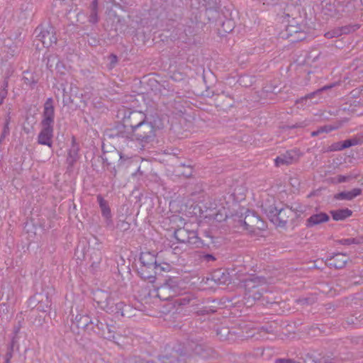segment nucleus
Instances as JSON below:
<instances>
[{
	"label": "nucleus",
	"mask_w": 363,
	"mask_h": 363,
	"mask_svg": "<svg viewBox=\"0 0 363 363\" xmlns=\"http://www.w3.org/2000/svg\"><path fill=\"white\" fill-rule=\"evenodd\" d=\"M55 106L53 99L48 98L43 105L40 130L38 133V143L52 147L54 135Z\"/></svg>",
	"instance_id": "f257e3e1"
},
{
	"label": "nucleus",
	"mask_w": 363,
	"mask_h": 363,
	"mask_svg": "<svg viewBox=\"0 0 363 363\" xmlns=\"http://www.w3.org/2000/svg\"><path fill=\"white\" fill-rule=\"evenodd\" d=\"M276 21L281 23V26L279 28L281 30L278 33L279 38L283 39L291 38V42L301 41L306 38V26L299 24L294 18L289 19L288 14L277 16Z\"/></svg>",
	"instance_id": "f03ea898"
},
{
	"label": "nucleus",
	"mask_w": 363,
	"mask_h": 363,
	"mask_svg": "<svg viewBox=\"0 0 363 363\" xmlns=\"http://www.w3.org/2000/svg\"><path fill=\"white\" fill-rule=\"evenodd\" d=\"M162 128L160 120L154 121H145L131 132V139L136 140L143 147L153 143L157 137V131Z\"/></svg>",
	"instance_id": "7ed1b4c3"
},
{
	"label": "nucleus",
	"mask_w": 363,
	"mask_h": 363,
	"mask_svg": "<svg viewBox=\"0 0 363 363\" xmlns=\"http://www.w3.org/2000/svg\"><path fill=\"white\" fill-rule=\"evenodd\" d=\"M173 223L177 224L174 230V238L179 242L188 244L192 247H199L202 244L201 240L199 238L197 232L191 230L189 225L185 223L184 219L179 216H174L172 218Z\"/></svg>",
	"instance_id": "20e7f679"
},
{
	"label": "nucleus",
	"mask_w": 363,
	"mask_h": 363,
	"mask_svg": "<svg viewBox=\"0 0 363 363\" xmlns=\"http://www.w3.org/2000/svg\"><path fill=\"white\" fill-rule=\"evenodd\" d=\"M264 281L257 277L250 276L242 281V286L245 290V298L247 299L258 300L262 294L258 288Z\"/></svg>",
	"instance_id": "39448f33"
},
{
	"label": "nucleus",
	"mask_w": 363,
	"mask_h": 363,
	"mask_svg": "<svg viewBox=\"0 0 363 363\" xmlns=\"http://www.w3.org/2000/svg\"><path fill=\"white\" fill-rule=\"evenodd\" d=\"M37 29L40 30L37 37L42 42L44 47L50 48L57 43V37L55 35V29L51 26H41Z\"/></svg>",
	"instance_id": "423d86ee"
},
{
	"label": "nucleus",
	"mask_w": 363,
	"mask_h": 363,
	"mask_svg": "<svg viewBox=\"0 0 363 363\" xmlns=\"http://www.w3.org/2000/svg\"><path fill=\"white\" fill-rule=\"evenodd\" d=\"M96 198L106 227L110 229H113L114 225L112 214L108 201L100 194H99Z\"/></svg>",
	"instance_id": "0eeeda50"
},
{
	"label": "nucleus",
	"mask_w": 363,
	"mask_h": 363,
	"mask_svg": "<svg viewBox=\"0 0 363 363\" xmlns=\"http://www.w3.org/2000/svg\"><path fill=\"white\" fill-rule=\"evenodd\" d=\"M94 301H96L100 308L107 312H113L112 299L110 294L104 291H97L94 294Z\"/></svg>",
	"instance_id": "6e6552de"
},
{
	"label": "nucleus",
	"mask_w": 363,
	"mask_h": 363,
	"mask_svg": "<svg viewBox=\"0 0 363 363\" xmlns=\"http://www.w3.org/2000/svg\"><path fill=\"white\" fill-rule=\"evenodd\" d=\"M140 265L160 267L161 270H166L169 267L168 264H165V267L157 264L155 255L150 252H143L140 254Z\"/></svg>",
	"instance_id": "1a4fd4ad"
},
{
	"label": "nucleus",
	"mask_w": 363,
	"mask_h": 363,
	"mask_svg": "<svg viewBox=\"0 0 363 363\" xmlns=\"http://www.w3.org/2000/svg\"><path fill=\"white\" fill-rule=\"evenodd\" d=\"M159 268L160 267L140 265L138 268V273L142 279L148 280L150 283H154L157 273L156 270Z\"/></svg>",
	"instance_id": "9d476101"
},
{
	"label": "nucleus",
	"mask_w": 363,
	"mask_h": 363,
	"mask_svg": "<svg viewBox=\"0 0 363 363\" xmlns=\"http://www.w3.org/2000/svg\"><path fill=\"white\" fill-rule=\"evenodd\" d=\"M296 160V154L294 151H286L284 154L277 157L274 160L275 165L277 167L288 166Z\"/></svg>",
	"instance_id": "9b49d317"
},
{
	"label": "nucleus",
	"mask_w": 363,
	"mask_h": 363,
	"mask_svg": "<svg viewBox=\"0 0 363 363\" xmlns=\"http://www.w3.org/2000/svg\"><path fill=\"white\" fill-rule=\"evenodd\" d=\"M329 216L325 213H318L311 216L306 221V225L308 228H312L315 225L326 223L329 220Z\"/></svg>",
	"instance_id": "f8f14e48"
},
{
	"label": "nucleus",
	"mask_w": 363,
	"mask_h": 363,
	"mask_svg": "<svg viewBox=\"0 0 363 363\" xmlns=\"http://www.w3.org/2000/svg\"><path fill=\"white\" fill-rule=\"evenodd\" d=\"M128 120L130 123V130L132 132L133 129H135L138 124L140 125V124L147 121V116L141 111H133L130 113Z\"/></svg>",
	"instance_id": "ddd939ff"
},
{
	"label": "nucleus",
	"mask_w": 363,
	"mask_h": 363,
	"mask_svg": "<svg viewBox=\"0 0 363 363\" xmlns=\"http://www.w3.org/2000/svg\"><path fill=\"white\" fill-rule=\"evenodd\" d=\"M347 259L348 257L345 254L337 253L329 259L328 265L335 269H341L345 266Z\"/></svg>",
	"instance_id": "4468645a"
},
{
	"label": "nucleus",
	"mask_w": 363,
	"mask_h": 363,
	"mask_svg": "<svg viewBox=\"0 0 363 363\" xmlns=\"http://www.w3.org/2000/svg\"><path fill=\"white\" fill-rule=\"evenodd\" d=\"M362 193V190L359 188L353 189L351 191H342L337 194L335 196L337 199L340 200H347L350 201L357 196L360 195Z\"/></svg>",
	"instance_id": "2eb2a0df"
},
{
	"label": "nucleus",
	"mask_w": 363,
	"mask_h": 363,
	"mask_svg": "<svg viewBox=\"0 0 363 363\" xmlns=\"http://www.w3.org/2000/svg\"><path fill=\"white\" fill-rule=\"evenodd\" d=\"M275 211L277 212V219L279 220L278 225L279 227H284L288 221V218L289 216L288 214H291V211L289 208H281L279 211L277 209H274V212Z\"/></svg>",
	"instance_id": "dca6fc26"
},
{
	"label": "nucleus",
	"mask_w": 363,
	"mask_h": 363,
	"mask_svg": "<svg viewBox=\"0 0 363 363\" xmlns=\"http://www.w3.org/2000/svg\"><path fill=\"white\" fill-rule=\"evenodd\" d=\"M332 217L335 220H342L350 217L352 214V211L348 208L338 209L330 211Z\"/></svg>",
	"instance_id": "f3484780"
},
{
	"label": "nucleus",
	"mask_w": 363,
	"mask_h": 363,
	"mask_svg": "<svg viewBox=\"0 0 363 363\" xmlns=\"http://www.w3.org/2000/svg\"><path fill=\"white\" fill-rule=\"evenodd\" d=\"M357 144V141L355 139L345 140L343 142L335 143L333 145V150H342L343 149L348 148L351 146L356 145Z\"/></svg>",
	"instance_id": "a211bd4d"
},
{
	"label": "nucleus",
	"mask_w": 363,
	"mask_h": 363,
	"mask_svg": "<svg viewBox=\"0 0 363 363\" xmlns=\"http://www.w3.org/2000/svg\"><path fill=\"white\" fill-rule=\"evenodd\" d=\"M78 158V148L73 145L68 151L67 162L70 166H72L77 162Z\"/></svg>",
	"instance_id": "6ab92c4d"
},
{
	"label": "nucleus",
	"mask_w": 363,
	"mask_h": 363,
	"mask_svg": "<svg viewBox=\"0 0 363 363\" xmlns=\"http://www.w3.org/2000/svg\"><path fill=\"white\" fill-rule=\"evenodd\" d=\"M97 9H98L97 0H93L92 4H91V11L90 16L89 17V21L91 23H96L98 22L99 18H98Z\"/></svg>",
	"instance_id": "aec40b11"
},
{
	"label": "nucleus",
	"mask_w": 363,
	"mask_h": 363,
	"mask_svg": "<svg viewBox=\"0 0 363 363\" xmlns=\"http://www.w3.org/2000/svg\"><path fill=\"white\" fill-rule=\"evenodd\" d=\"M340 243L344 245H360L363 243V237H356V238H350L342 239L340 241Z\"/></svg>",
	"instance_id": "412c9836"
},
{
	"label": "nucleus",
	"mask_w": 363,
	"mask_h": 363,
	"mask_svg": "<svg viewBox=\"0 0 363 363\" xmlns=\"http://www.w3.org/2000/svg\"><path fill=\"white\" fill-rule=\"evenodd\" d=\"M174 281H173V279H168L167 280V281L164 284L163 286H162L160 289H159V291H158V296H161V294L160 293L161 292H163V291H165L167 290H169V291H172L174 293L175 292L174 289H173L174 287Z\"/></svg>",
	"instance_id": "4be33fe9"
},
{
	"label": "nucleus",
	"mask_w": 363,
	"mask_h": 363,
	"mask_svg": "<svg viewBox=\"0 0 363 363\" xmlns=\"http://www.w3.org/2000/svg\"><path fill=\"white\" fill-rule=\"evenodd\" d=\"M224 33H230L234 28V24L230 20H227L222 25Z\"/></svg>",
	"instance_id": "5701e85b"
},
{
	"label": "nucleus",
	"mask_w": 363,
	"mask_h": 363,
	"mask_svg": "<svg viewBox=\"0 0 363 363\" xmlns=\"http://www.w3.org/2000/svg\"><path fill=\"white\" fill-rule=\"evenodd\" d=\"M191 301V298L189 296H185L184 297H180L176 299L175 303L179 306H186Z\"/></svg>",
	"instance_id": "b1692460"
},
{
	"label": "nucleus",
	"mask_w": 363,
	"mask_h": 363,
	"mask_svg": "<svg viewBox=\"0 0 363 363\" xmlns=\"http://www.w3.org/2000/svg\"><path fill=\"white\" fill-rule=\"evenodd\" d=\"M343 32L342 29H335L332 31H328L325 33V36L328 38H333L334 37H337L342 35Z\"/></svg>",
	"instance_id": "393cba45"
},
{
	"label": "nucleus",
	"mask_w": 363,
	"mask_h": 363,
	"mask_svg": "<svg viewBox=\"0 0 363 363\" xmlns=\"http://www.w3.org/2000/svg\"><path fill=\"white\" fill-rule=\"evenodd\" d=\"M323 133H330L339 128L338 125H325L321 127Z\"/></svg>",
	"instance_id": "a878e982"
},
{
	"label": "nucleus",
	"mask_w": 363,
	"mask_h": 363,
	"mask_svg": "<svg viewBox=\"0 0 363 363\" xmlns=\"http://www.w3.org/2000/svg\"><path fill=\"white\" fill-rule=\"evenodd\" d=\"M350 178V176L345 175H338L337 177L334 178V182L335 183H342L347 182Z\"/></svg>",
	"instance_id": "bb28decb"
},
{
	"label": "nucleus",
	"mask_w": 363,
	"mask_h": 363,
	"mask_svg": "<svg viewBox=\"0 0 363 363\" xmlns=\"http://www.w3.org/2000/svg\"><path fill=\"white\" fill-rule=\"evenodd\" d=\"M125 306V304L123 302H118L116 304V308L118 310L117 313H121V315H124L123 314V308Z\"/></svg>",
	"instance_id": "cd10ccee"
},
{
	"label": "nucleus",
	"mask_w": 363,
	"mask_h": 363,
	"mask_svg": "<svg viewBox=\"0 0 363 363\" xmlns=\"http://www.w3.org/2000/svg\"><path fill=\"white\" fill-rule=\"evenodd\" d=\"M47 302L48 303H47L45 307V306L42 307L41 305H39L38 307V310H40L41 311H43V312L48 311L49 310L50 307V301L48 300V298H47Z\"/></svg>",
	"instance_id": "c85d7f7f"
},
{
	"label": "nucleus",
	"mask_w": 363,
	"mask_h": 363,
	"mask_svg": "<svg viewBox=\"0 0 363 363\" xmlns=\"http://www.w3.org/2000/svg\"><path fill=\"white\" fill-rule=\"evenodd\" d=\"M274 363H295V362L290 359H277Z\"/></svg>",
	"instance_id": "c756f323"
},
{
	"label": "nucleus",
	"mask_w": 363,
	"mask_h": 363,
	"mask_svg": "<svg viewBox=\"0 0 363 363\" xmlns=\"http://www.w3.org/2000/svg\"><path fill=\"white\" fill-rule=\"evenodd\" d=\"M203 259L207 261V262H210V261H214L216 260V258L213 255H211V254H206V255H203Z\"/></svg>",
	"instance_id": "7c9ffc66"
},
{
	"label": "nucleus",
	"mask_w": 363,
	"mask_h": 363,
	"mask_svg": "<svg viewBox=\"0 0 363 363\" xmlns=\"http://www.w3.org/2000/svg\"><path fill=\"white\" fill-rule=\"evenodd\" d=\"M309 125V121H304L303 122H301V123H296L294 127L296 128H298V127H306V126H308Z\"/></svg>",
	"instance_id": "2f4dec72"
},
{
	"label": "nucleus",
	"mask_w": 363,
	"mask_h": 363,
	"mask_svg": "<svg viewBox=\"0 0 363 363\" xmlns=\"http://www.w3.org/2000/svg\"><path fill=\"white\" fill-rule=\"evenodd\" d=\"M323 133V129H322V128L320 127V128H319L317 130H315V131H313V132L311 133V136H313V137H315V136H318V135H320V133Z\"/></svg>",
	"instance_id": "473e14b6"
},
{
	"label": "nucleus",
	"mask_w": 363,
	"mask_h": 363,
	"mask_svg": "<svg viewBox=\"0 0 363 363\" xmlns=\"http://www.w3.org/2000/svg\"><path fill=\"white\" fill-rule=\"evenodd\" d=\"M13 345L12 344L11 345V350H13ZM12 357V352L11 351H9V352L6 353V359L5 360H8V361H10V359H11Z\"/></svg>",
	"instance_id": "72a5a7b5"
},
{
	"label": "nucleus",
	"mask_w": 363,
	"mask_h": 363,
	"mask_svg": "<svg viewBox=\"0 0 363 363\" xmlns=\"http://www.w3.org/2000/svg\"><path fill=\"white\" fill-rule=\"evenodd\" d=\"M6 133H7V132H6V129H4V132H3L2 135H1V137L0 138V141H1L5 138V135H6Z\"/></svg>",
	"instance_id": "f704fd0d"
},
{
	"label": "nucleus",
	"mask_w": 363,
	"mask_h": 363,
	"mask_svg": "<svg viewBox=\"0 0 363 363\" xmlns=\"http://www.w3.org/2000/svg\"><path fill=\"white\" fill-rule=\"evenodd\" d=\"M330 87H332V86H325L323 87L321 89H320L319 91H322V90H326V89H329Z\"/></svg>",
	"instance_id": "c9c22d12"
},
{
	"label": "nucleus",
	"mask_w": 363,
	"mask_h": 363,
	"mask_svg": "<svg viewBox=\"0 0 363 363\" xmlns=\"http://www.w3.org/2000/svg\"><path fill=\"white\" fill-rule=\"evenodd\" d=\"M113 60H116V55H113Z\"/></svg>",
	"instance_id": "e433bc0d"
},
{
	"label": "nucleus",
	"mask_w": 363,
	"mask_h": 363,
	"mask_svg": "<svg viewBox=\"0 0 363 363\" xmlns=\"http://www.w3.org/2000/svg\"><path fill=\"white\" fill-rule=\"evenodd\" d=\"M113 60H116V55H113Z\"/></svg>",
	"instance_id": "4c0bfd02"
},
{
	"label": "nucleus",
	"mask_w": 363,
	"mask_h": 363,
	"mask_svg": "<svg viewBox=\"0 0 363 363\" xmlns=\"http://www.w3.org/2000/svg\"><path fill=\"white\" fill-rule=\"evenodd\" d=\"M277 303L274 301V308L275 307V305H277Z\"/></svg>",
	"instance_id": "58836bf2"
},
{
	"label": "nucleus",
	"mask_w": 363,
	"mask_h": 363,
	"mask_svg": "<svg viewBox=\"0 0 363 363\" xmlns=\"http://www.w3.org/2000/svg\"><path fill=\"white\" fill-rule=\"evenodd\" d=\"M4 363H10V361L5 360V362H4Z\"/></svg>",
	"instance_id": "ea45409f"
},
{
	"label": "nucleus",
	"mask_w": 363,
	"mask_h": 363,
	"mask_svg": "<svg viewBox=\"0 0 363 363\" xmlns=\"http://www.w3.org/2000/svg\"><path fill=\"white\" fill-rule=\"evenodd\" d=\"M18 330H19V328H17V329L16 330V333H17L18 332Z\"/></svg>",
	"instance_id": "a19ab883"
}]
</instances>
